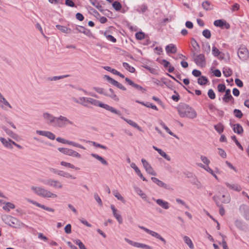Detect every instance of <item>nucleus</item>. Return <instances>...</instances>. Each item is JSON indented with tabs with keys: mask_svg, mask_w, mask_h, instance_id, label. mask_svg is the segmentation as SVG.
Instances as JSON below:
<instances>
[{
	"mask_svg": "<svg viewBox=\"0 0 249 249\" xmlns=\"http://www.w3.org/2000/svg\"><path fill=\"white\" fill-rule=\"evenodd\" d=\"M31 190L36 195L44 198H56L57 197L56 194L42 187L32 186Z\"/></svg>",
	"mask_w": 249,
	"mask_h": 249,
	"instance_id": "nucleus-1",
	"label": "nucleus"
},
{
	"mask_svg": "<svg viewBox=\"0 0 249 249\" xmlns=\"http://www.w3.org/2000/svg\"><path fill=\"white\" fill-rule=\"evenodd\" d=\"M178 113L181 117H187L189 119H194L196 117V112L192 107L189 106H184L180 107Z\"/></svg>",
	"mask_w": 249,
	"mask_h": 249,
	"instance_id": "nucleus-2",
	"label": "nucleus"
},
{
	"mask_svg": "<svg viewBox=\"0 0 249 249\" xmlns=\"http://www.w3.org/2000/svg\"><path fill=\"white\" fill-rule=\"evenodd\" d=\"M89 104L93 105L95 106H99L100 107L105 108L107 110L109 111L110 112L116 114L119 116H121L122 115V113L120 111L116 109L115 108L107 104H103L100 102V101L91 98H89Z\"/></svg>",
	"mask_w": 249,
	"mask_h": 249,
	"instance_id": "nucleus-3",
	"label": "nucleus"
},
{
	"mask_svg": "<svg viewBox=\"0 0 249 249\" xmlns=\"http://www.w3.org/2000/svg\"><path fill=\"white\" fill-rule=\"evenodd\" d=\"M68 124L73 125V123L66 117L60 116L59 117L56 118L55 124H53V125L59 127H64Z\"/></svg>",
	"mask_w": 249,
	"mask_h": 249,
	"instance_id": "nucleus-4",
	"label": "nucleus"
},
{
	"mask_svg": "<svg viewBox=\"0 0 249 249\" xmlns=\"http://www.w3.org/2000/svg\"><path fill=\"white\" fill-rule=\"evenodd\" d=\"M237 53L239 58L243 61L247 60L249 55L248 49L243 45L241 46L239 48Z\"/></svg>",
	"mask_w": 249,
	"mask_h": 249,
	"instance_id": "nucleus-5",
	"label": "nucleus"
},
{
	"mask_svg": "<svg viewBox=\"0 0 249 249\" xmlns=\"http://www.w3.org/2000/svg\"><path fill=\"white\" fill-rule=\"evenodd\" d=\"M124 240L129 244L138 248H142L144 249H153V247L143 243L134 242L126 238L124 239Z\"/></svg>",
	"mask_w": 249,
	"mask_h": 249,
	"instance_id": "nucleus-6",
	"label": "nucleus"
},
{
	"mask_svg": "<svg viewBox=\"0 0 249 249\" xmlns=\"http://www.w3.org/2000/svg\"><path fill=\"white\" fill-rule=\"evenodd\" d=\"M44 183L55 188L60 189L63 187V185L61 182L58 180H54L53 179H49L44 182Z\"/></svg>",
	"mask_w": 249,
	"mask_h": 249,
	"instance_id": "nucleus-7",
	"label": "nucleus"
},
{
	"mask_svg": "<svg viewBox=\"0 0 249 249\" xmlns=\"http://www.w3.org/2000/svg\"><path fill=\"white\" fill-rule=\"evenodd\" d=\"M104 77L108 80V81L112 84L113 85L116 86L118 88L123 90H125L126 88L121 83H119L115 80L112 79L110 77H109L108 75H105Z\"/></svg>",
	"mask_w": 249,
	"mask_h": 249,
	"instance_id": "nucleus-8",
	"label": "nucleus"
},
{
	"mask_svg": "<svg viewBox=\"0 0 249 249\" xmlns=\"http://www.w3.org/2000/svg\"><path fill=\"white\" fill-rule=\"evenodd\" d=\"M226 186L230 189L232 191L239 192L242 190L241 186L237 183H229L226 182L225 183Z\"/></svg>",
	"mask_w": 249,
	"mask_h": 249,
	"instance_id": "nucleus-9",
	"label": "nucleus"
},
{
	"mask_svg": "<svg viewBox=\"0 0 249 249\" xmlns=\"http://www.w3.org/2000/svg\"><path fill=\"white\" fill-rule=\"evenodd\" d=\"M111 209L112 211V213L114 217L117 219L119 224L123 223V218L120 214L119 212L115 208L113 205L110 206Z\"/></svg>",
	"mask_w": 249,
	"mask_h": 249,
	"instance_id": "nucleus-10",
	"label": "nucleus"
},
{
	"mask_svg": "<svg viewBox=\"0 0 249 249\" xmlns=\"http://www.w3.org/2000/svg\"><path fill=\"white\" fill-rule=\"evenodd\" d=\"M225 92V94L222 98L223 101L226 103H228L230 102L233 103L234 98L231 94V90L227 89Z\"/></svg>",
	"mask_w": 249,
	"mask_h": 249,
	"instance_id": "nucleus-11",
	"label": "nucleus"
},
{
	"mask_svg": "<svg viewBox=\"0 0 249 249\" xmlns=\"http://www.w3.org/2000/svg\"><path fill=\"white\" fill-rule=\"evenodd\" d=\"M194 61L198 66L202 67L205 65V57L203 54L197 55Z\"/></svg>",
	"mask_w": 249,
	"mask_h": 249,
	"instance_id": "nucleus-12",
	"label": "nucleus"
},
{
	"mask_svg": "<svg viewBox=\"0 0 249 249\" xmlns=\"http://www.w3.org/2000/svg\"><path fill=\"white\" fill-rule=\"evenodd\" d=\"M36 133L38 135L45 136L48 138L53 140L55 138V136L53 133L48 131L36 130Z\"/></svg>",
	"mask_w": 249,
	"mask_h": 249,
	"instance_id": "nucleus-13",
	"label": "nucleus"
},
{
	"mask_svg": "<svg viewBox=\"0 0 249 249\" xmlns=\"http://www.w3.org/2000/svg\"><path fill=\"white\" fill-rule=\"evenodd\" d=\"M43 116L48 123L53 124H55L56 118L52 115L45 113L43 114Z\"/></svg>",
	"mask_w": 249,
	"mask_h": 249,
	"instance_id": "nucleus-14",
	"label": "nucleus"
},
{
	"mask_svg": "<svg viewBox=\"0 0 249 249\" xmlns=\"http://www.w3.org/2000/svg\"><path fill=\"white\" fill-rule=\"evenodd\" d=\"M213 200L215 201V202L216 203L217 206H218L219 208V213L220 214L221 216L224 215L225 214V210H224L223 206L222 205L220 204L219 201H218V199H219V196H214L213 197Z\"/></svg>",
	"mask_w": 249,
	"mask_h": 249,
	"instance_id": "nucleus-15",
	"label": "nucleus"
},
{
	"mask_svg": "<svg viewBox=\"0 0 249 249\" xmlns=\"http://www.w3.org/2000/svg\"><path fill=\"white\" fill-rule=\"evenodd\" d=\"M28 201L30 202V203H31L32 204L36 205V206L41 208L47 211L51 212H54V210L53 208H51L47 207L44 205H42L35 201L30 200H29Z\"/></svg>",
	"mask_w": 249,
	"mask_h": 249,
	"instance_id": "nucleus-16",
	"label": "nucleus"
},
{
	"mask_svg": "<svg viewBox=\"0 0 249 249\" xmlns=\"http://www.w3.org/2000/svg\"><path fill=\"white\" fill-rule=\"evenodd\" d=\"M151 179L153 182L157 184L159 186L164 188L166 189H169V185L164 183L163 181L159 180L158 178L155 177H152Z\"/></svg>",
	"mask_w": 249,
	"mask_h": 249,
	"instance_id": "nucleus-17",
	"label": "nucleus"
},
{
	"mask_svg": "<svg viewBox=\"0 0 249 249\" xmlns=\"http://www.w3.org/2000/svg\"><path fill=\"white\" fill-rule=\"evenodd\" d=\"M166 53H175L177 52V48L175 44H170L165 47Z\"/></svg>",
	"mask_w": 249,
	"mask_h": 249,
	"instance_id": "nucleus-18",
	"label": "nucleus"
},
{
	"mask_svg": "<svg viewBox=\"0 0 249 249\" xmlns=\"http://www.w3.org/2000/svg\"><path fill=\"white\" fill-rule=\"evenodd\" d=\"M106 96H108L116 101H119V98L115 94L112 89H109L108 90L106 91Z\"/></svg>",
	"mask_w": 249,
	"mask_h": 249,
	"instance_id": "nucleus-19",
	"label": "nucleus"
},
{
	"mask_svg": "<svg viewBox=\"0 0 249 249\" xmlns=\"http://www.w3.org/2000/svg\"><path fill=\"white\" fill-rule=\"evenodd\" d=\"M0 141L5 147L10 149L13 148L12 145L11 144L12 140L11 139H9L8 140H6L4 138L0 137Z\"/></svg>",
	"mask_w": 249,
	"mask_h": 249,
	"instance_id": "nucleus-20",
	"label": "nucleus"
},
{
	"mask_svg": "<svg viewBox=\"0 0 249 249\" xmlns=\"http://www.w3.org/2000/svg\"><path fill=\"white\" fill-rule=\"evenodd\" d=\"M156 203L164 209H168L169 208V203L167 201H163L161 199H154Z\"/></svg>",
	"mask_w": 249,
	"mask_h": 249,
	"instance_id": "nucleus-21",
	"label": "nucleus"
},
{
	"mask_svg": "<svg viewBox=\"0 0 249 249\" xmlns=\"http://www.w3.org/2000/svg\"><path fill=\"white\" fill-rule=\"evenodd\" d=\"M7 220H8L7 223L9 226L12 227H16L17 225L18 220L11 216H8L6 217Z\"/></svg>",
	"mask_w": 249,
	"mask_h": 249,
	"instance_id": "nucleus-22",
	"label": "nucleus"
},
{
	"mask_svg": "<svg viewBox=\"0 0 249 249\" xmlns=\"http://www.w3.org/2000/svg\"><path fill=\"white\" fill-rule=\"evenodd\" d=\"M232 129L234 132L239 135L242 134L244 131L242 126L239 124H234Z\"/></svg>",
	"mask_w": 249,
	"mask_h": 249,
	"instance_id": "nucleus-23",
	"label": "nucleus"
},
{
	"mask_svg": "<svg viewBox=\"0 0 249 249\" xmlns=\"http://www.w3.org/2000/svg\"><path fill=\"white\" fill-rule=\"evenodd\" d=\"M121 118L123 119L124 121L127 122L129 125H131L132 126L134 127L135 128H137L139 131H142V128L140 127L137 124L133 122V121L131 120H129L127 119H126L123 117H121Z\"/></svg>",
	"mask_w": 249,
	"mask_h": 249,
	"instance_id": "nucleus-24",
	"label": "nucleus"
},
{
	"mask_svg": "<svg viewBox=\"0 0 249 249\" xmlns=\"http://www.w3.org/2000/svg\"><path fill=\"white\" fill-rule=\"evenodd\" d=\"M202 6L206 11H209L213 9V5L208 0L203 2L202 3Z\"/></svg>",
	"mask_w": 249,
	"mask_h": 249,
	"instance_id": "nucleus-25",
	"label": "nucleus"
},
{
	"mask_svg": "<svg viewBox=\"0 0 249 249\" xmlns=\"http://www.w3.org/2000/svg\"><path fill=\"white\" fill-rule=\"evenodd\" d=\"M2 128L5 132V133L9 135L10 137L13 139H16L17 137V135L14 133L12 131L7 128L5 126H2Z\"/></svg>",
	"mask_w": 249,
	"mask_h": 249,
	"instance_id": "nucleus-26",
	"label": "nucleus"
},
{
	"mask_svg": "<svg viewBox=\"0 0 249 249\" xmlns=\"http://www.w3.org/2000/svg\"><path fill=\"white\" fill-rule=\"evenodd\" d=\"M91 156L93 157V158H95L96 159L98 160L99 161H100L103 164L107 165L108 164L107 162L101 156L96 154H91Z\"/></svg>",
	"mask_w": 249,
	"mask_h": 249,
	"instance_id": "nucleus-27",
	"label": "nucleus"
},
{
	"mask_svg": "<svg viewBox=\"0 0 249 249\" xmlns=\"http://www.w3.org/2000/svg\"><path fill=\"white\" fill-rule=\"evenodd\" d=\"M56 27L57 29L64 33L69 34L71 32V29L70 28H67L64 26L56 25Z\"/></svg>",
	"mask_w": 249,
	"mask_h": 249,
	"instance_id": "nucleus-28",
	"label": "nucleus"
},
{
	"mask_svg": "<svg viewBox=\"0 0 249 249\" xmlns=\"http://www.w3.org/2000/svg\"><path fill=\"white\" fill-rule=\"evenodd\" d=\"M91 4L98 9L100 11H103L102 6L100 4L97 0H89Z\"/></svg>",
	"mask_w": 249,
	"mask_h": 249,
	"instance_id": "nucleus-29",
	"label": "nucleus"
},
{
	"mask_svg": "<svg viewBox=\"0 0 249 249\" xmlns=\"http://www.w3.org/2000/svg\"><path fill=\"white\" fill-rule=\"evenodd\" d=\"M183 239L185 243L191 249H194V246L191 239L187 236H184Z\"/></svg>",
	"mask_w": 249,
	"mask_h": 249,
	"instance_id": "nucleus-30",
	"label": "nucleus"
},
{
	"mask_svg": "<svg viewBox=\"0 0 249 249\" xmlns=\"http://www.w3.org/2000/svg\"><path fill=\"white\" fill-rule=\"evenodd\" d=\"M150 235L161 241L164 244H166V240L162 237H161L158 233L152 231V232H151Z\"/></svg>",
	"mask_w": 249,
	"mask_h": 249,
	"instance_id": "nucleus-31",
	"label": "nucleus"
},
{
	"mask_svg": "<svg viewBox=\"0 0 249 249\" xmlns=\"http://www.w3.org/2000/svg\"><path fill=\"white\" fill-rule=\"evenodd\" d=\"M60 164L62 166H65L66 167H68V168H71V169H74L76 170H79V168L75 167L73 164H72L69 162H67L62 161L60 162Z\"/></svg>",
	"mask_w": 249,
	"mask_h": 249,
	"instance_id": "nucleus-32",
	"label": "nucleus"
},
{
	"mask_svg": "<svg viewBox=\"0 0 249 249\" xmlns=\"http://www.w3.org/2000/svg\"><path fill=\"white\" fill-rule=\"evenodd\" d=\"M68 75H64L61 76H54L53 77H50L47 78V80L52 81H57L60 79H63L64 78H66L68 77Z\"/></svg>",
	"mask_w": 249,
	"mask_h": 249,
	"instance_id": "nucleus-33",
	"label": "nucleus"
},
{
	"mask_svg": "<svg viewBox=\"0 0 249 249\" xmlns=\"http://www.w3.org/2000/svg\"><path fill=\"white\" fill-rule=\"evenodd\" d=\"M113 195L119 200L122 201L123 203L125 202L124 198L121 196L119 192L117 190H113L112 191Z\"/></svg>",
	"mask_w": 249,
	"mask_h": 249,
	"instance_id": "nucleus-34",
	"label": "nucleus"
},
{
	"mask_svg": "<svg viewBox=\"0 0 249 249\" xmlns=\"http://www.w3.org/2000/svg\"><path fill=\"white\" fill-rule=\"evenodd\" d=\"M197 82L200 85H205L208 82V79L205 76H201L198 78Z\"/></svg>",
	"mask_w": 249,
	"mask_h": 249,
	"instance_id": "nucleus-35",
	"label": "nucleus"
},
{
	"mask_svg": "<svg viewBox=\"0 0 249 249\" xmlns=\"http://www.w3.org/2000/svg\"><path fill=\"white\" fill-rule=\"evenodd\" d=\"M123 66L126 70H127L130 72L133 73L135 71V68L133 67H132L130 65H129L127 63L124 62L123 63Z\"/></svg>",
	"mask_w": 249,
	"mask_h": 249,
	"instance_id": "nucleus-36",
	"label": "nucleus"
},
{
	"mask_svg": "<svg viewBox=\"0 0 249 249\" xmlns=\"http://www.w3.org/2000/svg\"><path fill=\"white\" fill-rule=\"evenodd\" d=\"M15 208V205L10 202L6 203L5 205H4L3 206V209L4 210L7 211H10V209H13Z\"/></svg>",
	"mask_w": 249,
	"mask_h": 249,
	"instance_id": "nucleus-37",
	"label": "nucleus"
},
{
	"mask_svg": "<svg viewBox=\"0 0 249 249\" xmlns=\"http://www.w3.org/2000/svg\"><path fill=\"white\" fill-rule=\"evenodd\" d=\"M214 127L215 129L216 130V131L219 134H221V133H222L224 130V126L220 123H218L216 125H215L214 126Z\"/></svg>",
	"mask_w": 249,
	"mask_h": 249,
	"instance_id": "nucleus-38",
	"label": "nucleus"
},
{
	"mask_svg": "<svg viewBox=\"0 0 249 249\" xmlns=\"http://www.w3.org/2000/svg\"><path fill=\"white\" fill-rule=\"evenodd\" d=\"M66 144L70 145H72V146L76 147H78V148H81L82 149H85V147H84L83 145H82L78 143H76L75 142H72V141H70L67 140Z\"/></svg>",
	"mask_w": 249,
	"mask_h": 249,
	"instance_id": "nucleus-39",
	"label": "nucleus"
},
{
	"mask_svg": "<svg viewBox=\"0 0 249 249\" xmlns=\"http://www.w3.org/2000/svg\"><path fill=\"white\" fill-rule=\"evenodd\" d=\"M223 73L226 77L230 76L232 73V71L229 68H224L223 70Z\"/></svg>",
	"mask_w": 249,
	"mask_h": 249,
	"instance_id": "nucleus-40",
	"label": "nucleus"
},
{
	"mask_svg": "<svg viewBox=\"0 0 249 249\" xmlns=\"http://www.w3.org/2000/svg\"><path fill=\"white\" fill-rule=\"evenodd\" d=\"M80 101H81L80 104L85 106L88 107L89 103V98L88 97H80L79 98Z\"/></svg>",
	"mask_w": 249,
	"mask_h": 249,
	"instance_id": "nucleus-41",
	"label": "nucleus"
},
{
	"mask_svg": "<svg viewBox=\"0 0 249 249\" xmlns=\"http://www.w3.org/2000/svg\"><path fill=\"white\" fill-rule=\"evenodd\" d=\"M222 198L221 202L223 203L228 204L231 201V196L229 194L227 195H222Z\"/></svg>",
	"mask_w": 249,
	"mask_h": 249,
	"instance_id": "nucleus-42",
	"label": "nucleus"
},
{
	"mask_svg": "<svg viewBox=\"0 0 249 249\" xmlns=\"http://www.w3.org/2000/svg\"><path fill=\"white\" fill-rule=\"evenodd\" d=\"M160 124L161 126L166 130V131L170 135L173 136L176 138H178L176 135H175L170 130V129L165 125V124L163 122H161Z\"/></svg>",
	"mask_w": 249,
	"mask_h": 249,
	"instance_id": "nucleus-43",
	"label": "nucleus"
},
{
	"mask_svg": "<svg viewBox=\"0 0 249 249\" xmlns=\"http://www.w3.org/2000/svg\"><path fill=\"white\" fill-rule=\"evenodd\" d=\"M75 29L79 33H82L85 35H88L89 31H87L85 27L82 26H77L75 28Z\"/></svg>",
	"mask_w": 249,
	"mask_h": 249,
	"instance_id": "nucleus-44",
	"label": "nucleus"
},
{
	"mask_svg": "<svg viewBox=\"0 0 249 249\" xmlns=\"http://www.w3.org/2000/svg\"><path fill=\"white\" fill-rule=\"evenodd\" d=\"M224 24H225V22L222 19L216 20L213 22V24L215 26L219 27H223V26H224Z\"/></svg>",
	"mask_w": 249,
	"mask_h": 249,
	"instance_id": "nucleus-45",
	"label": "nucleus"
},
{
	"mask_svg": "<svg viewBox=\"0 0 249 249\" xmlns=\"http://www.w3.org/2000/svg\"><path fill=\"white\" fill-rule=\"evenodd\" d=\"M147 6L145 4H143L139 6V8L137 9V11L139 13H144L147 11Z\"/></svg>",
	"mask_w": 249,
	"mask_h": 249,
	"instance_id": "nucleus-46",
	"label": "nucleus"
},
{
	"mask_svg": "<svg viewBox=\"0 0 249 249\" xmlns=\"http://www.w3.org/2000/svg\"><path fill=\"white\" fill-rule=\"evenodd\" d=\"M158 153L161 156L163 157L164 159L167 160L168 161H170L171 160L170 157L169 156H168V155H167L166 154V153L165 152H164L163 151H162L161 149H160V150H158Z\"/></svg>",
	"mask_w": 249,
	"mask_h": 249,
	"instance_id": "nucleus-47",
	"label": "nucleus"
},
{
	"mask_svg": "<svg viewBox=\"0 0 249 249\" xmlns=\"http://www.w3.org/2000/svg\"><path fill=\"white\" fill-rule=\"evenodd\" d=\"M113 7L116 11H119L122 8V5L119 1H115L112 4Z\"/></svg>",
	"mask_w": 249,
	"mask_h": 249,
	"instance_id": "nucleus-48",
	"label": "nucleus"
},
{
	"mask_svg": "<svg viewBox=\"0 0 249 249\" xmlns=\"http://www.w3.org/2000/svg\"><path fill=\"white\" fill-rule=\"evenodd\" d=\"M69 156H71L73 157H76L77 158H81V155L77 152L76 151H75L72 149H71Z\"/></svg>",
	"mask_w": 249,
	"mask_h": 249,
	"instance_id": "nucleus-49",
	"label": "nucleus"
},
{
	"mask_svg": "<svg viewBox=\"0 0 249 249\" xmlns=\"http://www.w3.org/2000/svg\"><path fill=\"white\" fill-rule=\"evenodd\" d=\"M135 190L136 193L141 196L142 198L144 199L146 197V195L144 193L140 188L137 187L136 188Z\"/></svg>",
	"mask_w": 249,
	"mask_h": 249,
	"instance_id": "nucleus-50",
	"label": "nucleus"
},
{
	"mask_svg": "<svg viewBox=\"0 0 249 249\" xmlns=\"http://www.w3.org/2000/svg\"><path fill=\"white\" fill-rule=\"evenodd\" d=\"M233 112L235 116L239 119L241 118L243 115L241 111L238 109H235Z\"/></svg>",
	"mask_w": 249,
	"mask_h": 249,
	"instance_id": "nucleus-51",
	"label": "nucleus"
},
{
	"mask_svg": "<svg viewBox=\"0 0 249 249\" xmlns=\"http://www.w3.org/2000/svg\"><path fill=\"white\" fill-rule=\"evenodd\" d=\"M202 35L204 37L208 39L210 38L211 36V32L208 29L203 30L202 32Z\"/></svg>",
	"mask_w": 249,
	"mask_h": 249,
	"instance_id": "nucleus-52",
	"label": "nucleus"
},
{
	"mask_svg": "<svg viewBox=\"0 0 249 249\" xmlns=\"http://www.w3.org/2000/svg\"><path fill=\"white\" fill-rule=\"evenodd\" d=\"M235 225L239 229H243L244 225L241 220L237 219L234 222Z\"/></svg>",
	"mask_w": 249,
	"mask_h": 249,
	"instance_id": "nucleus-53",
	"label": "nucleus"
},
{
	"mask_svg": "<svg viewBox=\"0 0 249 249\" xmlns=\"http://www.w3.org/2000/svg\"><path fill=\"white\" fill-rule=\"evenodd\" d=\"M74 243L79 246L80 249H87L85 245L79 239L75 240Z\"/></svg>",
	"mask_w": 249,
	"mask_h": 249,
	"instance_id": "nucleus-54",
	"label": "nucleus"
},
{
	"mask_svg": "<svg viewBox=\"0 0 249 249\" xmlns=\"http://www.w3.org/2000/svg\"><path fill=\"white\" fill-rule=\"evenodd\" d=\"M201 161L207 166H208L210 163V160L206 157L203 155L200 156Z\"/></svg>",
	"mask_w": 249,
	"mask_h": 249,
	"instance_id": "nucleus-55",
	"label": "nucleus"
},
{
	"mask_svg": "<svg viewBox=\"0 0 249 249\" xmlns=\"http://www.w3.org/2000/svg\"><path fill=\"white\" fill-rule=\"evenodd\" d=\"M217 89L219 92H224L226 89V86L224 84H219L217 86Z\"/></svg>",
	"mask_w": 249,
	"mask_h": 249,
	"instance_id": "nucleus-56",
	"label": "nucleus"
},
{
	"mask_svg": "<svg viewBox=\"0 0 249 249\" xmlns=\"http://www.w3.org/2000/svg\"><path fill=\"white\" fill-rule=\"evenodd\" d=\"M58 150L60 152H61L65 155H69L71 149L67 148H60H60H58Z\"/></svg>",
	"mask_w": 249,
	"mask_h": 249,
	"instance_id": "nucleus-57",
	"label": "nucleus"
},
{
	"mask_svg": "<svg viewBox=\"0 0 249 249\" xmlns=\"http://www.w3.org/2000/svg\"><path fill=\"white\" fill-rule=\"evenodd\" d=\"M231 139L235 142L236 145L242 150H243V147L241 145V144L240 143V142L238 141V140L236 139V138L235 136H232L231 137Z\"/></svg>",
	"mask_w": 249,
	"mask_h": 249,
	"instance_id": "nucleus-58",
	"label": "nucleus"
},
{
	"mask_svg": "<svg viewBox=\"0 0 249 249\" xmlns=\"http://www.w3.org/2000/svg\"><path fill=\"white\" fill-rule=\"evenodd\" d=\"M93 89L96 91L97 92L100 93V94H104L105 95L106 94V90H105L103 88H99V87H94L93 88Z\"/></svg>",
	"mask_w": 249,
	"mask_h": 249,
	"instance_id": "nucleus-59",
	"label": "nucleus"
},
{
	"mask_svg": "<svg viewBox=\"0 0 249 249\" xmlns=\"http://www.w3.org/2000/svg\"><path fill=\"white\" fill-rule=\"evenodd\" d=\"M145 35L142 32H138L135 34L136 38L138 40H142L144 38Z\"/></svg>",
	"mask_w": 249,
	"mask_h": 249,
	"instance_id": "nucleus-60",
	"label": "nucleus"
},
{
	"mask_svg": "<svg viewBox=\"0 0 249 249\" xmlns=\"http://www.w3.org/2000/svg\"><path fill=\"white\" fill-rule=\"evenodd\" d=\"M208 95L211 99H214L215 98V94L212 89H210L208 90Z\"/></svg>",
	"mask_w": 249,
	"mask_h": 249,
	"instance_id": "nucleus-61",
	"label": "nucleus"
},
{
	"mask_svg": "<svg viewBox=\"0 0 249 249\" xmlns=\"http://www.w3.org/2000/svg\"><path fill=\"white\" fill-rule=\"evenodd\" d=\"M220 52L219 50L215 46L212 48V53L214 56H217L219 55Z\"/></svg>",
	"mask_w": 249,
	"mask_h": 249,
	"instance_id": "nucleus-62",
	"label": "nucleus"
},
{
	"mask_svg": "<svg viewBox=\"0 0 249 249\" xmlns=\"http://www.w3.org/2000/svg\"><path fill=\"white\" fill-rule=\"evenodd\" d=\"M145 170L150 175H153V176L156 175V173L155 172V171L154 170V169H153V168L151 166L149 167V168L145 169Z\"/></svg>",
	"mask_w": 249,
	"mask_h": 249,
	"instance_id": "nucleus-63",
	"label": "nucleus"
},
{
	"mask_svg": "<svg viewBox=\"0 0 249 249\" xmlns=\"http://www.w3.org/2000/svg\"><path fill=\"white\" fill-rule=\"evenodd\" d=\"M142 165L143 167L145 168V169H146L147 168H149V167L151 166L150 164L144 159H142Z\"/></svg>",
	"mask_w": 249,
	"mask_h": 249,
	"instance_id": "nucleus-64",
	"label": "nucleus"
}]
</instances>
